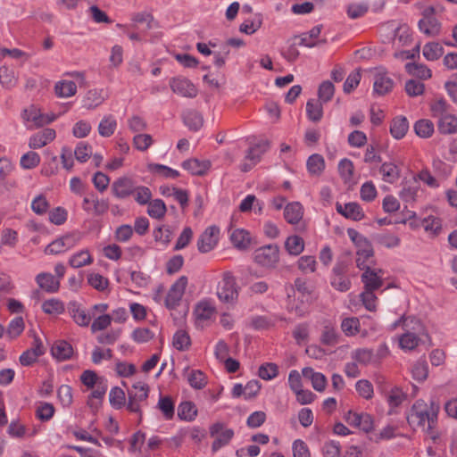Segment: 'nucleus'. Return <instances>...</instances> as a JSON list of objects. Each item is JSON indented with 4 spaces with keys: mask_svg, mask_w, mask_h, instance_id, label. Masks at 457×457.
I'll return each instance as SVG.
<instances>
[{
    "mask_svg": "<svg viewBox=\"0 0 457 457\" xmlns=\"http://www.w3.org/2000/svg\"><path fill=\"white\" fill-rule=\"evenodd\" d=\"M439 411L440 404L436 400L432 398L428 403L422 399H418L407 415L408 423L413 428L431 432L437 424Z\"/></svg>",
    "mask_w": 457,
    "mask_h": 457,
    "instance_id": "nucleus-1",
    "label": "nucleus"
},
{
    "mask_svg": "<svg viewBox=\"0 0 457 457\" xmlns=\"http://www.w3.org/2000/svg\"><path fill=\"white\" fill-rule=\"evenodd\" d=\"M451 105L443 97L436 98L430 105L434 118H437V127L441 134L449 135L457 132V117L450 111Z\"/></svg>",
    "mask_w": 457,
    "mask_h": 457,
    "instance_id": "nucleus-2",
    "label": "nucleus"
},
{
    "mask_svg": "<svg viewBox=\"0 0 457 457\" xmlns=\"http://www.w3.org/2000/svg\"><path fill=\"white\" fill-rule=\"evenodd\" d=\"M21 117L27 123V128L31 129L33 128H40L45 125L50 124L55 120L56 115L54 113H42L41 111L34 105L24 109Z\"/></svg>",
    "mask_w": 457,
    "mask_h": 457,
    "instance_id": "nucleus-3",
    "label": "nucleus"
},
{
    "mask_svg": "<svg viewBox=\"0 0 457 457\" xmlns=\"http://www.w3.org/2000/svg\"><path fill=\"white\" fill-rule=\"evenodd\" d=\"M217 296L226 303H232L237 300L238 292L236 279L230 272H225L217 286Z\"/></svg>",
    "mask_w": 457,
    "mask_h": 457,
    "instance_id": "nucleus-4",
    "label": "nucleus"
},
{
    "mask_svg": "<svg viewBox=\"0 0 457 457\" xmlns=\"http://www.w3.org/2000/svg\"><path fill=\"white\" fill-rule=\"evenodd\" d=\"M253 258L262 267L274 268L279 261V248L277 245H263L254 251Z\"/></svg>",
    "mask_w": 457,
    "mask_h": 457,
    "instance_id": "nucleus-5",
    "label": "nucleus"
},
{
    "mask_svg": "<svg viewBox=\"0 0 457 457\" xmlns=\"http://www.w3.org/2000/svg\"><path fill=\"white\" fill-rule=\"evenodd\" d=\"M348 234L357 245V267L359 269H364L368 267L366 265V261L372 257L374 253L370 243L365 237H363L361 235L358 234L354 230H349Z\"/></svg>",
    "mask_w": 457,
    "mask_h": 457,
    "instance_id": "nucleus-6",
    "label": "nucleus"
},
{
    "mask_svg": "<svg viewBox=\"0 0 457 457\" xmlns=\"http://www.w3.org/2000/svg\"><path fill=\"white\" fill-rule=\"evenodd\" d=\"M209 431L211 436L215 437V440L212 445V452H217L220 448L228 445L234 436V430L232 428H226V426L221 422L212 424L210 427Z\"/></svg>",
    "mask_w": 457,
    "mask_h": 457,
    "instance_id": "nucleus-7",
    "label": "nucleus"
},
{
    "mask_svg": "<svg viewBox=\"0 0 457 457\" xmlns=\"http://www.w3.org/2000/svg\"><path fill=\"white\" fill-rule=\"evenodd\" d=\"M187 286V278L186 276H181L171 285L165 297V306L169 310H174L179 305Z\"/></svg>",
    "mask_w": 457,
    "mask_h": 457,
    "instance_id": "nucleus-8",
    "label": "nucleus"
},
{
    "mask_svg": "<svg viewBox=\"0 0 457 457\" xmlns=\"http://www.w3.org/2000/svg\"><path fill=\"white\" fill-rule=\"evenodd\" d=\"M220 228L217 226H210L201 234L197 240V249L200 253H206L213 250L219 242Z\"/></svg>",
    "mask_w": 457,
    "mask_h": 457,
    "instance_id": "nucleus-9",
    "label": "nucleus"
},
{
    "mask_svg": "<svg viewBox=\"0 0 457 457\" xmlns=\"http://www.w3.org/2000/svg\"><path fill=\"white\" fill-rule=\"evenodd\" d=\"M82 209L88 214L101 216L108 211L109 203L105 199H99L95 193L91 192L84 196Z\"/></svg>",
    "mask_w": 457,
    "mask_h": 457,
    "instance_id": "nucleus-10",
    "label": "nucleus"
},
{
    "mask_svg": "<svg viewBox=\"0 0 457 457\" xmlns=\"http://www.w3.org/2000/svg\"><path fill=\"white\" fill-rule=\"evenodd\" d=\"M345 421L354 428L362 430L365 433H369L373 430V418L370 414L366 412H354L348 411L345 414Z\"/></svg>",
    "mask_w": 457,
    "mask_h": 457,
    "instance_id": "nucleus-11",
    "label": "nucleus"
},
{
    "mask_svg": "<svg viewBox=\"0 0 457 457\" xmlns=\"http://www.w3.org/2000/svg\"><path fill=\"white\" fill-rule=\"evenodd\" d=\"M170 87L173 93L187 98H194L197 96L198 90L195 86L187 78L175 77L170 80Z\"/></svg>",
    "mask_w": 457,
    "mask_h": 457,
    "instance_id": "nucleus-12",
    "label": "nucleus"
},
{
    "mask_svg": "<svg viewBox=\"0 0 457 457\" xmlns=\"http://www.w3.org/2000/svg\"><path fill=\"white\" fill-rule=\"evenodd\" d=\"M67 310L73 321L79 327H87L90 324L93 312L90 313L85 307L77 301H71L67 305Z\"/></svg>",
    "mask_w": 457,
    "mask_h": 457,
    "instance_id": "nucleus-13",
    "label": "nucleus"
},
{
    "mask_svg": "<svg viewBox=\"0 0 457 457\" xmlns=\"http://www.w3.org/2000/svg\"><path fill=\"white\" fill-rule=\"evenodd\" d=\"M135 189V181L129 177L119 178L112 185V194L119 199L129 197L134 194Z\"/></svg>",
    "mask_w": 457,
    "mask_h": 457,
    "instance_id": "nucleus-14",
    "label": "nucleus"
},
{
    "mask_svg": "<svg viewBox=\"0 0 457 457\" xmlns=\"http://www.w3.org/2000/svg\"><path fill=\"white\" fill-rule=\"evenodd\" d=\"M364 272L361 274V282L364 285V290L375 291L383 286L382 270H373L370 267L363 269Z\"/></svg>",
    "mask_w": 457,
    "mask_h": 457,
    "instance_id": "nucleus-15",
    "label": "nucleus"
},
{
    "mask_svg": "<svg viewBox=\"0 0 457 457\" xmlns=\"http://www.w3.org/2000/svg\"><path fill=\"white\" fill-rule=\"evenodd\" d=\"M108 98L106 91L103 88H92L86 92L82 99V107L91 111L99 107Z\"/></svg>",
    "mask_w": 457,
    "mask_h": 457,
    "instance_id": "nucleus-16",
    "label": "nucleus"
},
{
    "mask_svg": "<svg viewBox=\"0 0 457 457\" xmlns=\"http://www.w3.org/2000/svg\"><path fill=\"white\" fill-rule=\"evenodd\" d=\"M337 212L346 219L359 221L364 218V212L361 205L356 202L346 204L336 203Z\"/></svg>",
    "mask_w": 457,
    "mask_h": 457,
    "instance_id": "nucleus-17",
    "label": "nucleus"
},
{
    "mask_svg": "<svg viewBox=\"0 0 457 457\" xmlns=\"http://www.w3.org/2000/svg\"><path fill=\"white\" fill-rule=\"evenodd\" d=\"M214 303L209 299H204L196 303L194 315L198 325H203L205 321L211 320L215 313Z\"/></svg>",
    "mask_w": 457,
    "mask_h": 457,
    "instance_id": "nucleus-18",
    "label": "nucleus"
},
{
    "mask_svg": "<svg viewBox=\"0 0 457 457\" xmlns=\"http://www.w3.org/2000/svg\"><path fill=\"white\" fill-rule=\"evenodd\" d=\"M394 80L382 71H378L374 75L373 92L378 96H384L392 91Z\"/></svg>",
    "mask_w": 457,
    "mask_h": 457,
    "instance_id": "nucleus-19",
    "label": "nucleus"
},
{
    "mask_svg": "<svg viewBox=\"0 0 457 457\" xmlns=\"http://www.w3.org/2000/svg\"><path fill=\"white\" fill-rule=\"evenodd\" d=\"M56 137L54 129L46 128L33 134L29 139V146L31 149H39L51 143Z\"/></svg>",
    "mask_w": 457,
    "mask_h": 457,
    "instance_id": "nucleus-20",
    "label": "nucleus"
},
{
    "mask_svg": "<svg viewBox=\"0 0 457 457\" xmlns=\"http://www.w3.org/2000/svg\"><path fill=\"white\" fill-rule=\"evenodd\" d=\"M418 26L422 33L429 37L437 36L440 32V23L433 13H424Z\"/></svg>",
    "mask_w": 457,
    "mask_h": 457,
    "instance_id": "nucleus-21",
    "label": "nucleus"
},
{
    "mask_svg": "<svg viewBox=\"0 0 457 457\" xmlns=\"http://www.w3.org/2000/svg\"><path fill=\"white\" fill-rule=\"evenodd\" d=\"M35 280L38 287L46 293L54 294L59 291L60 281L49 272L38 273Z\"/></svg>",
    "mask_w": 457,
    "mask_h": 457,
    "instance_id": "nucleus-22",
    "label": "nucleus"
},
{
    "mask_svg": "<svg viewBox=\"0 0 457 457\" xmlns=\"http://www.w3.org/2000/svg\"><path fill=\"white\" fill-rule=\"evenodd\" d=\"M379 173L383 181L394 184L401 176V170L395 162H385L379 167Z\"/></svg>",
    "mask_w": 457,
    "mask_h": 457,
    "instance_id": "nucleus-23",
    "label": "nucleus"
},
{
    "mask_svg": "<svg viewBox=\"0 0 457 457\" xmlns=\"http://www.w3.org/2000/svg\"><path fill=\"white\" fill-rule=\"evenodd\" d=\"M303 376L312 382V387L318 391L322 392L327 386V378L321 372L315 371L311 367H305L302 370Z\"/></svg>",
    "mask_w": 457,
    "mask_h": 457,
    "instance_id": "nucleus-24",
    "label": "nucleus"
},
{
    "mask_svg": "<svg viewBox=\"0 0 457 457\" xmlns=\"http://www.w3.org/2000/svg\"><path fill=\"white\" fill-rule=\"evenodd\" d=\"M303 216V206L299 202L289 203L284 208V218L289 224H298Z\"/></svg>",
    "mask_w": 457,
    "mask_h": 457,
    "instance_id": "nucleus-25",
    "label": "nucleus"
},
{
    "mask_svg": "<svg viewBox=\"0 0 457 457\" xmlns=\"http://www.w3.org/2000/svg\"><path fill=\"white\" fill-rule=\"evenodd\" d=\"M231 244L239 250H245L251 244L250 233L244 228L232 229L229 235Z\"/></svg>",
    "mask_w": 457,
    "mask_h": 457,
    "instance_id": "nucleus-26",
    "label": "nucleus"
},
{
    "mask_svg": "<svg viewBox=\"0 0 457 457\" xmlns=\"http://www.w3.org/2000/svg\"><path fill=\"white\" fill-rule=\"evenodd\" d=\"M341 329L346 337H354L361 333L362 337L368 335L366 330L361 329L360 320L356 317H346L341 321Z\"/></svg>",
    "mask_w": 457,
    "mask_h": 457,
    "instance_id": "nucleus-27",
    "label": "nucleus"
},
{
    "mask_svg": "<svg viewBox=\"0 0 457 457\" xmlns=\"http://www.w3.org/2000/svg\"><path fill=\"white\" fill-rule=\"evenodd\" d=\"M182 167L192 175L202 176L211 168V162L208 160L189 159L182 162Z\"/></svg>",
    "mask_w": 457,
    "mask_h": 457,
    "instance_id": "nucleus-28",
    "label": "nucleus"
},
{
    "mask_svg": "<svg viewBox=\"0 0 457 457\" xmlns=\"http://www.w3.org/2000/svg\"><path fill=\"white\" fill-rule=\"evenodd\" d=\"M51 353L57 361H62L71 358L73 348L64 340L56 341L51 348Z\"/></svg>",
    "mask_w": 457,
    "mask_h": 457,
    "instance_id": "nucleus-29",
    "label": "nucleus"
},
{
    "mask_svg": "<svg viewBox=\"0 0 457 457\" xmlns=\"http://www.w3.org/2000/svg\"><path fill=\"white\" fill-rule=\"evenodd\" d=\"M117 126L118 123L115 116L112 114H105L101 119L97 130L101 137H110L114 134Z\"/></svg>",
    "mask_w": 457,
    "mask_h": 457,
    "instance_id": "nucleus-30",
    "label": "nucleus"
},
{
    "mask_svg": "<svg viewBox=\"0 0 457 457\" xmlns=\"http://www.w3.org/2000/svg\"><path fill=\"white\" fill-rule=\"evenodd\" d=\"M340 334L337 330L335 325L331 322H326L323 326L320 335L321 344L328 346L336 345L339 343Z\"/></svg>",
    "mask_w": 457,
    "mask_h": 457,
    "instance_id": "nucleus-31",
    "label": "nucleus"
},
{
    "mask_svg": "<svg viewBox=\"0 0 457 457\" xmlns=\"http://www.w3.org/2000/svg\"><path fill=\"white\" fill-rule=\"evenodd\" d=\"M409 129V121L404 116H396L390 124V133L395 139L404 137Z\"/></svg>",
    "mask_w": 457,
    "mask_h": 457,
    "instance_id": "nucleus-32",
    "label": "nucleus"
},
{
    "mask_svg": "<svg viewBox=\"0 0 457 457\" xmlns=\"http://www.w3.org/2000/svg\"><path fill=\"white\" fill-rule=\"evenodd\" d=\"M386 400L390 408L389 413L392 414L394 412V409L399 407L406 399L407 395L403 391V389L399 386L392 387L386 394Z\"/></svg>",
    "mask_w": 457,
    "mask_h": 457,
    "instance_id": "nucleus-33",
    "label": "nucleus"
},
{
    "mask_svg": "<svg viewBox=\"0 0 457 457\" xmlns=\"http://www.w3.org/2000/svg\"><path fill=\"white\" fill-rule=\"evenodd\" d=\"M77 93V85L72 80H59L54 85V94L59 98H69Z\"/></svg>",
    "mask_w": 457,
    "mask_h": 457,
    "instance_id": "nucleus-34",
    "label": "nucleus"
},
{
    "mask_svg": "<svg viewBox=\"0 0 457 457\" xmlns=\"http://www.w3.org/2000/svg\"><path fill=\"white\" fill-rule=\"evenodd\" d=\"M352 358L361 365H377L374 350L370 348H358L352 353Z\"/></svg>",
    "mask_w": 457,
    "mask_h": 457,
    "instance_id": "nucleus-35",
    "label": "nucleus"
},
{
    "mask_svg": "<svg viewBox=\"0 0 457 457\" xmlns=\"http://www.w3.org/2000/svg\"><path fill=\"white\" fill-rule=\"evenodd\" d=\"M93 262L94 258L87 249L74 253L69 259V264L74 269L90 265Z\"/></svg>",
    "mask_w": 457,
    "mask_h": 457,
    "instance_id": "nucleus-36",
    "label": "nucleus"
},
{
    "mask_svg": "<svg viewBox=\"0 0 457 457\" xmlns=\"http://www.w3.org/2000/svg\"><path fill=\"white\" fill-rule=\"evenodd\" d=\"M269 149V142L267 140H262L252 145L246 152L245 159L249 162H253L256 164L262 155Z\"/></svg>",
    "mask_w": 457,
    "mask_h": 457,
    "instance_id": "nucleus-37",
    "label": "nucleus"
},
{
    "mask_svg": "<svg viewBox=\"0 0 457 457\" xmlns=\"http://www.w3.org/2000/svg\"><path fill=\"white\" fill-rule=\"evenodd\" d=\"M184 124L192 131H198L204 123L203 116L195 110H187L183 113Z\"/></svg>",
    "mask_w": 457,
    "mask_h": 457,
    "instance_id": "nucleus-38",
    "label": "nucleus"
},
{
    "mask_svg": "<svg viewBox=\"0 0 457 457\" xmlns=\"http://www.w3.org/2000/svg\"><path fill=\"white\" fill-rule=\"evenodd\" d=\"M178 416L181 420L193 421L197 416V409L192 402L186 401L179 404Z\"/></svg>",
    "mask_w": 457,
    "mask_h": 457,
    "instance_id": "nucleus-39",
    "label": "nucleus"
},
{
    "mask_svg": "<svg viewBox=\"0 0 457 457\" xmlns=\"http://www.w3.org/2000/svg\"><path fill=\"white\" fill-rule=\"evenodd\" d=\"M157 408L166 420H170L174 418L175 403L171 397L161 395L157 403Z\"/></svg>",
    "mask_w": 457,
    "mask_h": 457,
    "instance_id": "nucleus-40",
    "label": "nucleus"
},
{
    "mask_svg": "<svg viewBox=\"0 0 457 457\" xmlns=\"http://www.w3.org/2000/svg\"><path fill=\"white\" fill-rule=\"evenodd\" d=\"M147 214L155 220H162L167 212L165 203L162 199L151 200L147 204Z\"/></svg>",
    "mask_w": 457,
    "mask_h": 457,
    "instance_id": "nucleus-41",
    "label": "nucleus"
},
{
    "mask_svg": "<svg viewBox=\"0 0 457 457\" xmlns=\"http://www.w3.org/2000/svg\"><path fill=\"white\" fill-rule=\"evenodd\" d=\"M414 131L421 138L430 137L435 130L434 123L428 119H420L414 123Z\"/></svg>",
    "mask_w": 457,
    "mask_h": 457,
    "instance_id": "nucleus-42",
    "label": "nucleus"
},
{
    "mask_svg": "<svg viewBox=\"0 0 457 457\" xmlns=\"http://www.w3.org/2000/svg\"><path fill=\"white\" fill-rule=\"evenodd\" d=\"M306 114L310 120L318 122L323 116L322 102L311 99L306 104Z\"/></svg>",
    "mask_w": 457,
    "mask_h": 457,
    "instance_id": "nucleus-43",
    "label": "nucleus"
},
{
    "mask_svg": "<svg viewBox=\"0 0 457 457\" xmlns=\"http://www.w3.org/2000/svg\"><path fill=\"white\" fill-rule=\"evenodd\" d=\"M405 69L410 75L415 76L421 79H428L432 76L430 69H428L425 64L408 62L405 65Z\"/></svg>",
    "mask_w": 457,
    "mask_h": 457,
    "instance_id": "nucleus-44",
    "label": "nucleus"
},
{
    "mask_svg": "<svg viewBox=\"0 0 457 457\" xmlns=\"http://www.w3.org/2000/svg\"><path fill=\"white\" fill-rule=\"evenodd\" d=\"M42 310L46 314L59 315L64 312L65 305L63 302L58 298H50L43 302Z\"/></svg>",
    "mask_w": 457,
    "mask_h": 457,
    "instance_id": "nucleus-45",
    "label": "nucleus"
},
{
    "mask_svg": "<svg viewBox=\"0 0 457 457\" xmlns=\"http://www.w3.org/2000/svg\"><path fill=\"white\" fill-rule=\"evenodd\" d=\"M375 238L378 245L389 249L397 247L401 244L400 237L388 231L377 234Z\"/></svg>",
    "mask_w": 457,
    "mask_h": 457,
    "instance_id": "nucleus-46",
    "label": "nucleus"
},
{
    "mask_svg": "<svg viewBox=\"0 0 457 457\" xmlns=\"http://www.w3.org/2000/svg\"><path fill=\"white\" fill-rule=\"evenodd\" d=\"M172 345L178 351L184 352L189 349L191 338L188 333L183 329L178 330L172 337Z\"/></svg>",
    "mask_w": 457,
    "mask_h": 457,
    "instance_id": "nucleus-47",
    "label": "nucleus"
},
{
    "mask_svg": "<svg viewBox=\"0 0 457 457\" xmlns=\"http://www.w3.org/2000/svg\"><path fill=\"white\" fill-rule=\"evenodd\" d=\"M423 56L430 62L438 60L444 54L443 46L437 42H429L423 46Z\"/></svg>",
    "mask_w": 457,
    "mask_h": 457,
    "instance_id": "nucleus-48",
    "label": "nucleus"
},
{
    "mask_svg": "<svg viewBox=\"0 0 457 457\" xmlns=\"http://www.w3.org/2000/svg\"><path fill=\"white\" fill-rule=\"evenodd\" d=\"M308 171L312 175H320L325 169V160L319 154H312L306 162Z\"/></svg>",
    "mask_w": 457,
    "mask_h": 457,
    "instance_id": "nucleus-49",
    "label": "nucleus"
},
{
    "mask_svg": "<svg viewBox=\"0 0 457 457\" xmlns=\"http://www.w3.org/2000/svg\"><path fill=\"white\" fill-rule=\"evenodd\" d=\"M285 248L291 255H299L304 249L303 239L299 236H290L285 242Z\"/></svg>",
    "mask_w": 457,
    "mask_h": 457,
    "instance_id": "nucleus-50",
    "label": "nucleus"
},
{
    "mask_svg": "<svg viewBox=\"0 0 457 457\" xmlns=\"http://www.w3.org/2000/svg\"><path fill=\"white\" fill-rule=\"evenodd\" d=\"M25 324L22 317H15L12 319L5 330L6 336L10 339L18 337L24 330Z\"/></svg>",
    "mask_w": 457,
    "mask_h": 457,
    "instance_id": "nucleus-51",
    "label": "nucleus"
},
{
    "mask_svg": "<svg viewBox=\"0 0 457 457\" xmlns=\"http://www.w3.org/2000/svg\"><path fill=\"white\" fill-rule=\"evenodd\" d=\"M92 155V146L88 143L80 141L74 149V156L78 162H86Z\"/></svg>",
    "mask_w": 457,
    "mask_h": 457,
    "instance_id": "nucleus-52",
    "label": "nucleus"
},
{
    "mask_svg": "<svg viewBox=\"0 0 457 457\" xmlns=\"http://www.w3.org/2000/svg\"><path fill=\"white\" fill-rule=\"evenodd\" d=\"M129 397L139 401H145L148 397V386L144 382H137L129 391Z\"/></svg>",
    "mask_w": 457,
    "mask_h": 457,
    "instance_id": "nucleus-53",
    "label": "nucleus"
},
{
    "mask_svg": "<svg viewBox=\"0 0 457 457\" xmlns=\"http://www.w3.org/2000/svg\"><path fill=\"white\" fill-rule=\"evenodd\" d=\"M321 32L320 26H315L301 37L300 45L306 47H313L317 45L316 40Z\"/></svg>",
    "mask_w": 457,
    "mask_h": 457,
    "instance_id": "nucleus-54",
    "label": "nucleus"
},
{
    "mask_svg": "<svg viewBox=\"0 0 457 457\" xmlns=\"http://www.w3.org/2000/svg\"><path fill=\"white\" fill-rule=\"evenodd\" d=\"M40 155L37 153L30 151L21 157L20 164L25 170H31L40 163Z\"/></svg>",
    "mask_w": 457,
    "mask_h": 457,
    "instance_id": "nucleus-55",
    "label": "nucleus"
},
{
    "mask_svg": "<svg viewBox=\"0 0 457 457\" xmlns=\"http://www.w3.org/2000/svg\"><path fill=\"white\" fill-rule=\"evenodd\" d=\"M134 199L139 205H146L152 199V191L145 186H136Z\"/></svg>",
    "mask_w": 457,
    "mask_h": 457,
    "instance_id": "nucleus-56",
    "label": "nucleus"
},
{
    "mask_svg": "<svg viewBox=\"0 0 457 457\" xmlns=\"http://www.w3.org/2000/svg\"><path fill=\"white\" fill-rule=\"evenodd\" d=\"M412 378L417 381H423L428 374V363L424 360L417 361L411 368Z\"/></svg>",
    "mask_w": 457,
    "mask_h": 457,
    "instance_id": "nucleus-57",
    "label": "nucleus"
},
{
    "mask_svg": "<svg viewBox=\"0 0 457 457\" xmlns=\"http://www.w3.org/2000/svg\"><path fill=\"white\" fill-rule=\"evenodd\" d=\"M355 389L358 395L366 399L370 400L373 397L374 389L371 382L367 379H360L355 383Z\"/></svg>",
    "mask_w": 457,
    "mask_h": 457,
    "instance_id": "nucleus-58",
    "label": "nucleus"
},
{
    "mask_svg": "<svg viewBox=\"0 0 457 457\" xmlns=\"http://www.w3.org/2000/svg\"><path fill=\"white\" fill-rule=\"evenodd\" d=\"M420 337H418L414 333L406 332L403 334L399 338V345L403 350H412L420 344Z\"/></svg>",
    "mask_w": 457,
    "mask_h": 457,
    "instance_id": "nucleus-59",
    "label": "nucleus"
},
{
    "mask_svg": "<svg viewBox=\"0 0 457 457\" xmlns=\"http://www.w3.org/2000/svg\"><path fill=\"white\" fill-rule=\"evenodd\" d=\"M278 367L272 362H267L260 366L259 377L263 380H271L278 376Z\"/></svg>",
    "mask_w": 457,
    "mask_h": 457,
    "instance_id": "nucleus-60",
    "label": "nucleus"
},
{
    "mask_svg": "<svg viewBox=\"0 0 457 457\" xmlns=\"http://www.w3.org/2000/svg\"><path fill=\"white\" fill-rule=\"evenodd\" d=\"M354 166L351 160L347 158L342 159L338 163V172L345 182L352 179Z\"/></svg>",
    "mask_w": 457,
    "mask_h": 457,
    "instance_id": "nucleus-61",
    "label": "nucleus"
},
{
    "mask_svg": "<svg viewBox=\"0 0 457 457\" xmlns=\"http://www.w3.org/2000/svg\"><path fill=\"white\" fill-rule=\"evenodd\" d=\"M335 94V87L332 82L323 81L318 90L319 100L322 103L330 101Z\"/></svg>",
    "mask_w": 457,
    "mask_h": 457,
    "instance_id": "nucleus-62",
    "label": "nucleus"
},
{
    "mask_svg": "<svg viewBox=\"0 0 457 457\" xmlns=\"http://www.w3.org/2000/svg\"><path fill=\"white\" fill-rule=\"evenodd\" d=\"M87 283L98 291H104L108 287L109 280L99 273H90L87 275Z\"/></svg>",
    "mask_w": 457,
    "mask_h": 457,
    "instance_id": "nucleus-63",
    "label": "nucleus"
},
{
    "mask_svg": "<svg viewBox=\"0 0 457 457\" xmlns=\"http://www.w3.org/2000/svg\"><path fill=\"white\" fill-rule=\"evenodd\" d=\"M154 143L153 137L149 134L138 133L133 137V145L138 151H146Z\"/></svg>",
    "mask_w": 457,
    "mask_h": 457,
    "instance_id": "nucleus-64",
    "label": "nucleus"
}]
</instances>
